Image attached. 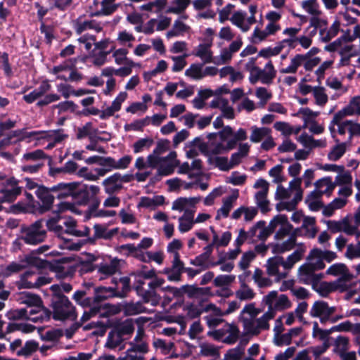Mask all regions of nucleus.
Here are the masks:
<instances>
[{"mask_svg": "<svg viewBox=\"0 0 360 360\" xmlns=\"http://www.w3.org/2000/svg\"><path fill=\"white\" fill-rule=\"evenodd\" d=\"M261 312L262 309L256 307L255 303L247 304L243 308L238 319L242 323L245 335L256 336L269 328L270 315L264 313L262 316L257 318Z\"/></svg>", "mask_w": 360, "mask_h": 360, "instance_id": "f257e3e1", "label": "nucleus"}, {"mask_svg": "<svg viewBox=\"0 0 360 360\" xmlns=\"http://www.w3.org/2000/svg\"><path fill=\"white\" fill-rule=\"evenodd\" d=\"M297 229L288 221V217L282 214L275 231L274 241L269 244L272 253L281 255L294 249L297 243Z\"/></svg>", "mask_w": 360, "mask_h": 360, "instance_id": "f03ea898", "label": "nucleus"}, {"mask_svg": "<svg viewBox=\"0 0 360 360\" xmlns=\"http://www.w3.org/2000/svg\"><path fill=\"white\" fill-rule=\"evenodd\" d=\"M243 46L241 38L233 41L228 47L221 49L219 56L213 58L210 44H200L195 49L193 55L200 58L204 63H214L216 65H223L229 63L233 56Z\"/></svg>", "mask_w": 360, "mask_h": 360, "instance_id": "7ed1b4c3", "label": "nucleus"}, {"mask_svg": "<svg viewBox=\"0 0 360 360\" xmlns=\"http://www.w3.org/2000/svg\"><path fill=\"white\" fill-rule=\"evenodd\" d=\"M16 300L20 304L27 306L29 321L37 323L49 319L51 312L42 305L39 296L29 292H22L18 295Z\"/></svg>", "mask_w": 360, "mask_h": 360, "instance_id": "20e7f679", "label": "nucleus"}, {"mask_svg": "<svg viewBox=\"0 0 360 360\" xmlns=\"http://www.w3.org/2000/svg\"><path fill=\"white\" fill-rule=\"evenodd\" d=\"M319 49L316 47H312L305 53H297L295 55L290 61L289 65L280 70L283 74H295L299 68L303 66L305 71H311L321 62L319 57L312 56L318 53Z\"/></svg>", "mask_w": 360, "mask_h": 360, "instance_id": "39448f33", "label": "nucleus"}, {"mask_svg": "<svg viewBox=\"0 0 360 360\" xmlns=\"http://www.w3.org/2000/svg\"><path fill=\"white\" fill-rule=\"evenodd\" d=\"M245 68L250 74L248 79L252 84L260 82L263 84L269 85L273 83L276 76V70L271 60L261 69L255 65V59L252 58L245 64Z\"/></svg>", "mask_w": 360, "mask_h": 360, "instance_id": "423d86ee", "label": "nucleus"}, {"mask_svg": "<svg viewBox=\"0 0 360 360\" xmlns=\"http://www.w3.org/2000/svg\"><path fill=\"white\" fill-rule=\"evenodd\" d=\"M76 222L70 218H63L60 216L52 217L46 221V226L49 231L55 233L59 238L63 237V233L72 234L77 236H86L89 233V229L85 227L84 231L75 230Z\"/></svg>", "mask_w": 360, "mask_h": 360, "instance_id": "0eeeda50", "label": "nucleus"}, {"mask_svg": "<svg viewBox=\"0 0 360 360\" xmlns=\"http://www.w3.org/2000/svg\"><path fill=\"white\" fill-rule=\"evenodd\" d=\"M148 159L150 167L157 169V174L160 176H169L173 174L179 164L175 151H171L165 157L148 155Z\"/></svg>", "mask_w": 360, "mask_h": 360, "instance_id": "6e6552de", "label": "nucleus"}, {"mask_svg": "<svg viewBox=\"0 0 360 360\" xmlns=\"http://www.w3.org/2000/svg\"><path fill=\"white\" fill-rule=\"evenodd\" d=\"M262 303L268 307L265 314L270 315L271 320L274 318L277 311L289 309L292 305L291 302L285 295H278L276 290H272L264 296Z\"/></svg>", "mask_w": 360, "mask_h": 360, "instance_id": "1a4fd4ad", "label": "nucleus"}, {"mask_svg": "<svg viewBox=\"0 0 360 360\" xmlns=\"http://www.w3.org/2000/svg\"><path fill=\"white\" fill-rule=\"evenodd\" d=\"M282 214L275 216L266 226L264 221H257L248 231L250 235V240L252 242H257L259 240L265 241L268 237L275 232L278 228V224L281 220Z\"/></svg>", "mask_w": 360, "mask_h": 360, "instance_id": "9d476101", "label": "nucleus"}, {"mask_svg": "<svg viewBox=\"0 0 360 360\" xmlns=\"http://www.w3.org/2000/svg\"><path fill=\"white\" fill-rule=\"evenodd\" d=\"M112 297H115V290L113 287H98L95 288L94 297L95 304L90 307L89 311H84L81 321L84 322L97 314L103 316L104 314L101 312L102 306L100 302Z\"/></svg>", "mask_w": 360, "mask_h": 360, "instance_id": "9b49d317", "label": "nucleus"}, {"mask_svg": "<svg viewBox=\"0 0 360 360\" xmlns=\"http://www.w3.org/2000/svg\"><path fill=\"white\" fill-rule=\"evenodd\" d=\"M52 306L53 317L56 320H75L77 318L74 306L65 295L56 297L53 301Z\"/></svg>", "mask_w": 360, "mask_h": 360, "instance_id": "f8f14e48", "label": "nucleus"}, {"mask_svg": "<svg viewBox=\"0 0 360 360\" xmlns=\"http://www.w3.org/2000/svg\"><path fill=\"white\" fill-rule=\"evenodd\" d=\"M46 236L42 221H37L32 224L21 229L19 240L29 245H37L43 242Z\"/></svg>", "mask_w": 360, "mask_h": 360, "instance_id": "ddd939ff", "label": "nucleus"}, {"mask_svg": "<svg viewBox=\"0 0 360 360\" xmlns=\"http://www.w3.org/2000/svg\"><path fill=\"white\" fill-rule=\"evenodd\" d=\"M217 134L215 133L209 134L207 135L209 141L207 143L200 137H196L195 142L198 143V147L201 149V153L207 155L208 158L232 149L228 148V142L225 145L221 140H217Z\"/></svg>", "mask_w": 360, "mask_h": 360, "instance_id": "4468645a", "label": "nucleus"}, {"mask_svg": "<svg viewBox=\"0 0 360 360\" xmlns=\"http://www.w3.org/2000/svg\"><path fill=\"white\" fill-rule=\"evenodd\" d=\"M79 57L69 58L61 64L53 68L51 73L56 75L57 79L65 81H79L82 77L75 70Z\"/></svg>", "mask_w": 360, "mask_h": 360, "instance_id": "2eb2a0df", "label": "nucleus"}, {"mask_svg": "<svg viewBox=\"0 0 360 360\" xmlns=\"http://www.w3.org/2000/svg\"><path fill=\"white\" fill-rule=\"evenodd\" d=\"M310 27L315 30V34L319 32L320 41L328 42L338 34L340 25L339 22L335 21L330 27H328L326 20L319 17H311L310 18Z\"/></svg>", "mask_w": 360, "mask_h": 360, "instance_id": "dca6fc26", "label": "nucleus"}, {"mask_svg": "<svg viewBox=\"0 0 360 360\" xmlns=\"http://www.w3.org/2000/svg\"><path fill=\"white\" fill-rule=\"evenodd\" d=\"M326 272L328 274L338 277V279L333 283L336 289L340 291L349 289L354 276L349 272L345 264L342 263L334 264L327 269Z\"/></svg>", "mask_w": 360, "mask_h": 360, "instance_id": "f3484780", "label": "nucleus"}, {"mask_svg": "<svg viewBox=\"0 0 360 360\" xmlns=\"http://www.w3.org/2000/svg\"><path fill=\"white\" fill-rule=\"evenodd\" d=\"M300 27H289L285 28L282 34L287 38L279 41L276 46L269 50L270 56H276L280 53L285 48L294 49L297 47L296 35L299 34Z\"/></svg>", "mask_w": 360, "mask_h": 360, "instance_id": "a211bd4d", "label": "nucleus"}, {"mask_svg": "<svg viewBox=\"0 0 360 360\" xmlns=\"http://www.w3.org/2000/svg\"><path fill=\"white\" fill-rule=\"evenodd\" d=\"M351 331L354 334H360V323L352 324L349 321L342 322L330 330H321L319 324L315 322L313 325V335L314 338H327L331 331Z\"/></svg>", "mask_w": 360, "mask_h": 360, "instance_id": "6ab92c4d", "label": "nucleus"}, {"mask_svg": "<svg viewBox=\"0 0 360 360\" xmlns=\"http://www.w3.org/2000/svg\"><path fill=\"white\" fill-rule=\"evenodd\" d=\"M265 266L267 274L274 277L276 282L284 279L288 276L286 270L283 269V257L276 255L268 259Z\"/></svg>", "mask_w": 360, "mask_h": 360, "instance_id": "aec40b11", "label": "nucleus"}, {"mask_svg": "<svg viewBox=\"0 0 360 360\" xmlns=\"http://www.w3.org/2000/svg\"><path fill=\"white\" fill-rule=\"evenodd\" d=\"M269 186V184L264 179H257L254 184V188L259 189L255 194V202L263 212L269 210V200H267Z\"/></svg>", "mask_w": 360, "mask_h": 360, "instance_id": "412c9836", "label": "nucleus"}, {"mask_svg": "<svg viewBox=\"0 0 360 360\" xmlns=\"http://www.w3.org/2000/svg\"><path fill=\"white\" fill-rule=\"evenodd\" d=\"M7 184L0 186V202H11L21 193V188L18 186V181L15 179L6 180Z\"/></svg>", "mask_w": 360, "mask_h": 360, "instance_id": "4be33fe9", "label": "nucleus"}, {"mask_svg": "<svg viewBox=\"0 0 360 360\" xmlns=\"http://www.w3.org/2000/svg\"><path fill=\"white\" fill-rule=\"evenodd\" d=\"M231 22L242 32H247L251 26L256 22V18L249 16L247 12L238 10L235 11L230 18Z\"/></svg>", "mask_w": 360, "mask_h": 360, "instance_id": "5701e85b", "label": "nucleus"}, {"mask_svg": "<svg viewBox=\"0 0 360 360\" xmlns=\"http://www.w3.org/2000/svg\"><path fill=\"white\" fill-rule=\"evenodd\" d=\"M307 264H303L299 268V279L305 284H314L320 278V276L314 272L316 269H319L313 264L315 261L310 256H309Z\"/></svg>", "mask_w": 360, "mask_h": 360, "instance_id": "b1692460", "label": "nucleus"}, {"mask_svg": "<svg viewBox=\"0 0 360 360\" xmlns=\"http://www.w3.org/2000/svg\"><path fill=\"white\" fill-rule=\"evenodd\" d=\"M201 200L200 196L184 198L180 197L176 199L172 205V210L179 212H184L195 213L196 205Z\"/></svg>", "mask_w": 360, "mask_h": 360, "instance_id": "393cba45", "label": "nucleus"}, {"mask_svg": "<svg viewBox=\"0 0 360 360\" xmlns=\"http://www.w3.org/2000/svg\"><path fill=\"white\" fill-rule=\"evenodd\" d=\"M348 34H352L348 32L345 34V39L347 40V43L340 47V54L342 58L340 61L341 65H347L349 64V60L351 56H354L360 54V39H359V44H354L353 42L356 40L349 41L348 39Z\"/></svg>", "mask_w": 360, "mask_h": 360, "instance_id": "a878e982", "label": "nucleus"}, {"mask_svg": "<svg viewBox=\"0 0 360 360\" xmlns=\"http://www.w3.org/2000/svg\"><path fill=\"white\" fill-rule=\"evenodd\" d=\"M335 311V307H330L327 302L319 300L311 306L309 314L311 317L319 318L321 321L328 320Z\"/></svg>", "mask_w": 360, "mask_h": 360, "instance_id": "bb28decb", "label": "nucleus"}, {"mask_svg": "<svg viewBox=\"0 0 360 360\" xmlns=\"http://www.w3.org/2000/svg\"><path fill=\"white\" fill-rule=\"evenodd\" d=\"M281 30V26L279 22H268L264 30L259 29L256 27L252 34V41L253 43L258 44L265 39L269 36L274 35Z\"/></svg>", "mask_w": 360, "mask_h": 360, "instance_id": "cd10ccee", "label": "nucleus"}, {"mask_svg": "<svg viewBox=\"0 0 360 360\" xmlns=\"http://www.w3.org/2000/svg\"><path fill=\"white\" fill-rule=\"evenodd\" d=\"M82 190L79 182L60 183L51 187L52 192L56 193L57 198H63L70 195H76Z\"/></svg>", "mask_w": 360, "mask_h": 360, "instance_id": "c85d7f7f", "label": "nucleus"}, {"mask_svg": "<svg viewBox=\"0 0 360 360\" xmlns=\"http://www.w3.org/2000/svg\"><path fill=\"white\" fill-rule=\"evenodd\" d=\"M129 181V176H122L120 173H115L103 180L102 184L104 186L105 192L112 195L122 188L124 182Z\"/></svg>", "mask_w": 360, "mask_h": 360, "instance_id": "c756f323", "label": "nucleus"}, {"mask_svg": "<svg viewBox=\"0 0 360 360\" xmlns=\"http://www.w3.org/2000/svg\"><path fill=\"white\" fill-rule=\"evenodd\" d=\"M73 28L77 34L90 30L96 32H100L103 30L101 23L84 16H79L73 21Z\"/></svg>", "mask_w": 360, "mask_h": 360, "instance_id": "7c9ffc66", "label": "nucleus"}, {"mask_svg": "<svg viewBox=\"0 0 360 360\" xmlns=\"http://www.w3.org/2000/svg\"><path fill=\"white\" fill-rule=\"evenodd\" d=\"M165 283V280L161 278H158L155 276L153 280L148 283L150 290L146 291L143 295L142 297L146 303H150L153 306H156L160 301V296L158 295L154 290L155 288L162 286Z\"/></svg>", "mask_w": 360, "mask_h": 360, "instance_id": "2f4dec72", "label": "nucleus"}, {"mask_svg": "<svg viewBox=\"0 0 360 360\" xmlns=\"http://www.w3.org/2000/svg\"><path fill=\"white\" fill-rule=\"evenodd\" d=\"M110 324L112 330L108 338H113L115 334L118 336L131 335L134 330V322L131 319L123 321H113Z\"/></svg>", "mask_w": 360, "mask_h": 360, "instance_id": "473e14b6", "label": "nucleus"}, {"mask_svg": "<svg viewBox=\"0 0 360 360\" xmlns=\"http://www.w3.org/2000/svg\"><path fill=\"white\" fill-rule=\"evenodd\" d=\"M28 266L41 267L42 266V261L37 257L28 255L20 262H12L8 264L6 268V274L10 275L13 273L18 272Z\"/></svg>", "mask_w": 360, "mask_h": 360, "instance_id": "72a5a7b5", "label": "nucleus"}, {"mask_svg": "<svg viewBox=\"0 0 360 360\" xmlns=\"http://www.w3.org/2000/svg\"><path fill=\"white\" fill-rule=\"evenodd\" d=\"M117 251L127 256H132L141 262H148V251H146L134 244L120 245L117 248Z\"/></svg>", "mask_w": 360, "mask_h": 360, "instance_id": "f704fd0d", "label": "nucleus"}, {"mask_svg": "<svg viewBox=\"0 0 360 360\" xmlns=\"http://www.w3.org/2000/svg\"><path fill=\"white\" fill-rule=\"evenodd\" d=\"M148 351V346L146 342H141L131 345L124 356L118 360H144V355Z\"/></svg>", "mask_w": 360, "mask_h": 360, "instance_id": "c9c22d12", "label": "nucleus"}, {"mask_svg": "<svg viewBox=\"0 0 360 360\" xmlns=\"http://www.w3.org/2000/svg\"><path fill=\"white\" fill-rule=\"evenodd\" d=\"M309 256L315 261L313 264H314L319 269H322L325 267L324 260L330 262L336 258L335 252L329 250H322L319 248L313 249Z\"/></svg>", "mask_w": 360, "mask_h": 360, "instance_id": "e433bc0d", "label": "nucleus"}, {"mask_svg": "<svg viewBox=\"0 0 360 360\" xmlns=\"http://www.w3.org/2000/svg\"><path fill=\"white\" fill-rule=\"evenodd\" d=\"M127 98V94L125 91L120 92L110 106L101 110L100 118L101 120H108L113 116L115 112L121 109L122 105Z\"/></svg>", "mask_w": 360, "mask_h": 360, "instance_id": "4c0bfd02", "label": "nucleus"}, {"mask_svg": "<svg viewBox=\"0 0 360 360\" xmlns=\"http://www.w3.org/2000/svg\"><path fill=\"white\" fill-rule=\"evenodd\" d=\"M36 329L35 327L27 323H9L5 327V323L0 319V338L13 331H22L25 333H29Z\"/></svg>", "mask_w": 360, "mask_h": 360, "instance_id": "58836bf2", "label": "nucleus"}, {"mask_svg": "<svg viewBox=\"0 0 360 360\" xmlns=\"http://www.w3.org/2000/svg\"><path fill=\"white\" fill-rule=\"evenodd\" d=\"M153 345L157 351L163 355L168 356V358H176L178 354L176 352L174 343L169 339H156Z\"/></svg>", "mask_w": 360, "mask_h": 360, "instance_id": "ea45409f", "label": "nucleus"}, {"mask_svg": "<svg viewBox=\"0 0 360 360\" xmlns=\"http://www.w3.org/2000/svg\"><path fill=\"white\" fill-rule=\"evenodd\" d=\"M210 106L219 108L221 111L224 117L231 120L235 117L233 107L229 105L228 100L224 98L218 97L212 100Z\"/></svg>", "mask_w": 360, "mask_h": 360, "instance_id": "a19ab883", "label": "nucleus"}, {"mask_svg": "<svg viewBox=\"0 0 360 360\" xmlns=\"http://www.w3.org/2000/svg\"><path fill=\"white\" fill-rule=\"evenodd\" d=\"M51 86L47 80L43 81L40 85L32 92L23 96V100L27 103H32L51 90Z\"/></svg>", "mask_w": 360, "mask_h": 360, "instance_id": "79ce46f5", "label": "nucleus"}, {"mask_svg": "<svg viewBox=\"0 0 360 360\" xmlns=\"http://www.w3.org/2000/svg\"><path fill=\"white\" fill-rule=\"evenodd\" d=\"M37 271L28 270L21 275L18 283L19 288H36V280L37 279Z\"/></svg>", "mask_w": 360, "mask_h": 360, "instance_id": "37998d69", "label": "nucleus"}, {"mask_svg": "<svg viewBox=\"0 0 360 360\" xmlns=\"http://www.w3.org/2000/svg\"><path fill=\"white\" fill-rule=\"evenodd\" d=\"M238 278L240 281L239 288L236 290V297L240 301H250L255 298L256 293L250 286H248L244 281H242V276H239Z\"/></svg>", "mask_w": 360, "mask_h": 360, "instance_id": "c03bdc74", "label": "nucleus"}, {"mask_svg": "<svg viewBox=\"0 0 360 360\" xmlns=\"http://www.w3.org/2000/svg\"><path fill=\"white\" fill-rule=\"evenodd\" d=\"M335 187V183H333L330 177H325L318 180L315 183L314 191H316L321 195L323 194L330 196Z\"/></svg>", "mask_w": 360, "mask_h": 360, "instance_id": "a18cd8bd", "label": "nucleus"}, {"mask_svg": "<svg viewBox=\"0 0 360 360\" xmlns=\"http://www.w3.org/2000/svg\"><path fill=\"white\" fill-rule=\"evenodd\" d=\"M304 252V248L299 247L285 259L283 258V269L286 270L288 274L294 265L302 259Z\"/></svg>", "mask_w": 360, "mask_h": 360, "instance_id": "49530a36", "label": "nucleus"}, {"mask_svg": "<svg viewBox=\"0 0 360 360\" xmlns=\"http://www.w3.org/2000/svg\"><path fill=\"white\" fill-rule=\"evenodd\" d=\"M14 139L15 143L22 141L30 142L32 139H39V135L41 134L39 131H29L25 129H17L10 132Z\"/></svg>", "mask_w": 360, "mask_h": 360, "instance_id": "de8ad7c7", "label": "nucleus"}, {"mask_svg": "<svg viewBox=\"0 0 360 360\" xmlns=\"http://www.w3.org/2000/svg\"><path fill=\"white\" fill-rule=\"evenodd\" d=\"M238 197V193L232 194L223 199V203L221 207L218 210L216 216L217 219H219L221 217L226 218L231 210L233 208V205Z\"/></svg>", "mask_w": 360, "mask_h": 360, "instance_id": "09e8293b", "label": "nucleus"}, {"mask_svg": "<svg viewBox=\"0 0 360 360\" xmlns=\"http://www.w3.org/2000/svg\"><path fill=\"white\" fill-rule=\"evenodd\" d=\"M315 36V30L310 27V22L302 35H296L297 46L300 45L303 49H309L312 44V38Z\"/></svg>", "mask_w": 360, "mask_h": 360, "instance_id": "8fccbe9b", "label": "nucleus"}, {"mask_svg": "<svg viewBox=\"0 0 360 360\" xmlns=\"http://www.w3.org/2000/svg\"><path fill=\"white\" fill-rule=\"evenodd\" d=\"M80 327L77 323L72 324L69 328L63 330L62 328H57L53 330H49L46 333V336L41 335V338H61L64 335L66 338H71L75 331Z\"/></svg>", "mask_w": 360, "mask_h": 360, "instance_id": "3c124183", "label": "nucleus"}, {"mask_svg": "<svg viewBox=\"0 0 360 360\" xmlns=\"http://www.w3.org/2000/svg\"><path fill=\"white\" fill-rule=\"evenodd\" d=\"M194 216L195 213L186 212L179 217L178 229L181 233H186L193 229L195 224Z\"/></svg>", "mask_w": 360, "mask_h": 360, "instance_id": "603ef678", "label": "nucleus"}, {"mask_svg": "<svg viewBox=\"0 0 360 360\" xmlns=\"http://www.w3.org/2000/svg\"><path fill=\"white\" fill-rule=\"evenodd\" d=\"M118 4L115 0H102L101 2V8L91 12V15L101 16L109 15L113 13L118 8Z\"/></svg>", "mask_w": 360, "mask_h": 360, "instance_id": "864d4df0", "label": "nucleus"}, {"mask_svg": "<svg viewBox=\"0 0 360 360\" xmlns=\"http://www.w3.org/2000/svg\"><path fill=\"white\" fill-rule=\"evenodd\" d=\"M336 142L337 143L333 147H331V148L328 153L327 157L330 161H338L345 154L347 151V143H340L338 140H336Z\"/></svg>", "mask_w": 360, "mask_h": 360, "instance_id": "5fc2aeb1", "label": "nucleus"}, {"mask_svg": "<svg viewBox=\"0 0 360 360\" xmlns=\"http://www.w3.org/2000/svg\"><path fill=\"white\" fill-rule=\"evenodd\" d=\"M345 117L360 115V96H356L351 99L349 104L339 110Z\"/></svg>", "mask_w": 360, "mask_h": 360, "instance_id": "6e6d98bb", "label": "nucleus"}, {"mask_svg": "<svg viewBox=\"0 0 360 360\" xmlns=\"http://www.w3.org/2000/svg\"><path fill=\"white\" fill-rule=\"evenodd\" d=\"M51 189L48 190L45 187H40L36 191V195L43 204V211L51 207L53 202L54 195L51 194Z\"/></svg>", "mask_w": 360, "mask_h": 360, "instance_id": "4d7b16f0", "label": "nucleus"}, {"mask_svg": "<svg viewBox=\"0 0 360 360\" xmlns=\"http://www.w3.org/2000/svg\"><path fill=\"white\" fill-rule=\"evenodd\" d=\"M165 198L162 195H155L153 198L143 196L140 198V201L137 205L138 208L145 207L153 209L157 206L163 205Z\"/></svg>", "mask_w": 360, "mask_h": 360, "instance_id": "13d9d810", "label": "nucleus"}, {"mask_svg": "<svg viewBox=\"0 0 360 360\" xmlns=\"http://www.w3.org/2000/svg\"><path fill=\"white\" fill-rule=\"evenodd\" d=\"M217 338H239V328L235 323H225L224 325L216 331Z\"/></svg>", "mask_w": 360, "mask_h": 360, "instance_id": "bf43d9fd", "label": "nucleus"}, {"mask_svg": "<svg viewBox=\"0 0 360 360\" xmlns=\"http://www.w3.org/2000/svg\"><path fill=\"white\" fill-rule=\"evenodd\" d=\"M111 53H112L115 63L117 65H134V62L127 58L129 51L126 48H120L117 49L115 48Z\"/></svg>", "mask_w": 360, "mask_h": 360, "instance_id": "052dcab7", "label": "nucleus"}, {"mask_svg": "<svg viewBox=\"0 0 360 360\" xmlns=\"http://www.w3.org/2000/svg\"><path fill=\"white\" fill-rule=\"evenodd\" d=\"M39 139H46L49 141H52L55 144L61 143L68 138V135L63 129L50 131L47 132H41L39 135Z\"/></svg>", "mask_w": 360, "mask_h": 360, "instance_id": "680f3d73", "label": "nucleus"}, {"mask_svg": "<svg viewBox=\"0 0 360 360\" xmlns=\"http://www.w3.org/2000/svg\"><path fill=\"white\" fill-rule=\"evenodd\" d=\"M248 343V339L243 341L235 348L229 349L225 354L226 360H240L245 353V347Z\"/></svg>", "mask_w": 360, "mask_h": 360, "instance_id": "e2e57ef3", "label": "nucleus"}, {"mask_svg": "<svg viewBox=\"0 0 360 360\" xmlns=\"http://www.w3.org/2000/svg\"><path fill=\"white\" fill-rule=\"evenodd\" d=\"M82 330L89 331L88 335L94 336H103L106 332L107 326L98 321L91 322L82 327Z\"/></svg>", "mask_w": 360, "mask_h": 360, "instance_id": "0e129e2a", "label": "nucleus"}, {"mask_svg": "<svg viewBox=\"0 0 360 360\" xmlns=\"http://www.w3.org/2000/svg\"><path fill=\"white\" fill-rule=\"evenodd\" d=\"M321 196L316 191H311L306 198L305 202L308 205L310 210L316 212L323 207V205L321 202Z\"/></svg>", "mask_w": 360, "mask_h": 360, "instance_id": "69168bd1", "label": "nucleus"}, {"mask_svg": "<svg viewBox=\"0 0 360 360\" xmlns=\"http://www.w3.org/2000/svg\"><path fill=\"white\" fill-rule=\"evenodd\" d=\"M302 229L305 231V236L310 238H314L318 229L316 226V219L313 217L307 216L304 217L302 224Z\"/></svg>", "mask_w": 360, "mask_h": 360, "instance_id": "338daca9", "label": "nucleus"}, {"mask_svg": "<svg viewBox=\"0 0 360 360\" xmlns=\"http://www.w3.org/2000/svg\"><path fill=\"white\" fill-rule=\"evenodd\" d=\"M123 304V312L126 316H134L146 311V307L140 302H125Z\"/></svg>", "mask_w": 360, "mask_h": 360, "instance_id": "774afa93", "label": "nucleus"}]
</instances>
